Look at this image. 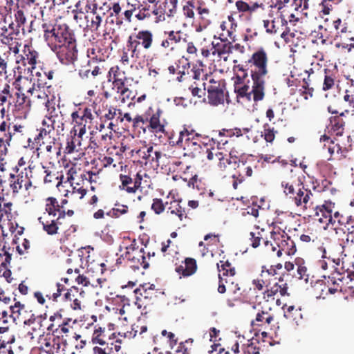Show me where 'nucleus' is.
<instances>
[{
	"mask_svg": "<svg viewBox=\"0 0 354 354\" xmlns=\"http://www.w3.org/2000/svg\"><path fill=\"white\" fill-rule=\"evenodd\" d=\"M268 55L263 48L254 51L245 66H248L249 73L253 82L254 97H265L266 77L268 75Z\"/></svg>",
	"mask_w": 354,
	"mask_h": 354,
	"instance_id": "obj_1",
	"label": "nucleus"
},
{
	"mask_svg": "<svg viewBox=\"0 0 354 354\" xmlns=\"http://www.w3.org/2000/svg\"><path fill=\"white\" fill-rule=\"evenodd\" d=\"M0 187H1V194L7 196L11 195L12 197H17L22 194L25 197H29L30 189L35 188L28 174L26 173L24 174L23 171L19 172L17 166L12 168L8 180L4 179L3 176L0 175Z\"/></svg>",
	"mask_w": 354,
	"mask_h": 354,
	"instance_id": "obj_2",
	"label": "nucleus"
},
{
	"mask_svg": "<svg viewBox=\"0 0 354 354\" xmlns=\"http://www.w3.org/2000/svg\"><path fill=\"white\" fill-rule=\"evenodd\" d=\"M234 64L232 68L234 76L232 80L234 82V90L236 95L237 99H242L248 102L252 101L258 102L264 99V97L259 98L254 97V92L253 90V84L250 86V80H247L248 77L249 70L248 66L245 65L237 64V60H234Z\"/></svg>",
	"mask_w": 354,
	"mask_h": 354,
	"instance_id": "obj_3",
	"label": "nucleus"
},
{
	"mask_svg": "<svg viewBox=\"0 0 354 354\" xmlns=\"http://www.w3.org/2000/svg\"><path fill=\"white\" fill-rule=\"evenodd\" d=\"M202 134L194 129L184 127L179 132L177 139L172 136L169 138V143L171 146H179L185 151V154L195 157L201 150Z\"/></svg>",
	"mask_w": 354,
	"mask_h": 354,
	"instance_id": "obj_4",
	"label": "nucleus"
},
{
	"mask_svg": "<svg viewBox=\"0 0 354 354\" xmlns=\"http://www.w3.org/2000/svg\"><path fill=\"white\" fill-rule=\"evenodd\" d=\"M153 44V34L151 30H140L128 37L127 48L131 57L135 61L141 59L144 56L143 50L151 49Z\"/></svg>",
	"mask_w": 354,
	"mask_h": 354,
	"instance_id": "obj_5",
	"label": "nucleus"
},
{
	"mask_svg": "<svg viewBox=\"0 0 354 354\" xmlns=\"http://www.w3.org/2000/svg\"><path fill=\"white\" fill-rule=\"evenodd\" d=\"M23 34L10 22L8 23L6 16L0 15V40L3 44L7 45L15 54L19 52Z\"/></svg>",
	"mask_w": 354,
	"mask_h": 354,
	"instance_id": "obj_6",
	"label": "nucleus"
},
{
	"mask_svg": "<svg viewBox=\"0 0 354 354\" xmlns=\"http://www.w3.org/2000/svg\"><path fill=\"white\" fill-rule=\"evenodd\" d=\"M271 239L273 243L270 244L268 241H264V244L266 247L270 245L271 250L276 251L279 257L283 254L292 255L296 252L297 249L294 241L284 232H271Z\"/></svg>",
	"mask_w": 354,
	"mask_h": 354,
	"instance_id": "obj_7",
	"label": "nucleus"
},
{
	"mask_svg": "<svg viewBox=\"0 0 354 354\" xmlns=\"http://www.w3.org/2000/svg\"><path fill=\"white\" fill-rule=\"evenodd\" d=\"M46 84V82H43L41 80H37V87L35 86V84H33L32 86L29 88L27 91V95L22 93L21 96L19 93H17V102L19 104H22L25 103L26 100L28 99V103L29 105L32 103L37 107H48L50 102L48 95L46 93L44 88V86Z\"/></svg>",
	"mask_w": 354,
	"mask_h": 354,
	"instance_id": "obj_8",
	"label": "nucleus"
},
{
	"mask_svg": "<svg viewBox=\"0 0 354 354\" xmlns=\"http://www.w3.org/2000/svg\"><path fill=\"white\" fill-rule=\"evenodd\" d=\"M263 22L267 33L276 35L281 32V37L283 38L286 42H293L295 33L291 32L290 28L286 26L288 24L287 20L282 15L274 17L271 20H263Z\"/></svg>",
	"mask_w": 354,
	"mask_h": 354,
	"instance_id": "obj_9",
	"label": "nucleus"
},
{
	"mask_svg": "<svg viewBox=\"0 0 354 354\" xmlns=\"http://www.w3.org/2000/svg\"><path fill=\"white\" fill-rule=\"evenodd\" d=\"M126 252L122 255L129 267L134 270H139L140 268L147 269L149 266V262L147 260L146 252L144 248H139L136 245L134 240L132 243L126 248Z\"/></svg>",
	"mask_w": 354,
	"mask_h": 354,
	"instance_id": "obj_10",
	"label": "nucleus"
},
{
	"mask_svg": "<svg viewBox=\"0 0 354 354\" xmlns=\"http://www.w3.org/2000/svg\"><path fill=\"white\" fill-rule=\"evenodd\" d=\"M204 90L207 91L208 102L211 105L218 106L225 100V82L224 80H216L209 78L207 83L204 82Z\"/></svg>",
	"mask_w": 354,
	"mask_h": 354,
	"instance_id": "obj_11",
	"label": "nucleus"
},
{
	"mask_svg": "<svg viewBox=\"0 0 354 354\" xmlns=\"http://www.w3.org/2000/svg\"><path fill=\"white\" fill-rule=\"evenodd\" d=\"M51 50L56 54L62 64L69 65L77 59L78 50L76 41L53 45Z\"/></svg>",
	"mask_w": 354,
	"mask_h": 354,
	"instance_id": "obj_12",
	"label": "nucleus"
},
{
	"mask_svg": "<svg viewBox=\"0 0 354 354\" xmlns=\"http://www.w3.org/2000/svg\"><path fill=\"white\" fill-rule=\"evenodd\" d=\"M133 292L136 297L135 304L140 309H146L147 306L153 304L158 296V290L155 289L154 285H141Z\"/></svg>",
	"mask_w": 354,
	"mask_h": 354,
	"instance_id": "obj_13",
	"label": "nucleus"
},
{
	"mask_svg": "<svg viewBox=\"0 0 354 354\" xmlns=\"http://www.w3.org/2000/svg\"><path fill=\"white\" fill-rule=\"evenodd\" d=\"M87 139L88 136L84 133V130L75 131L74 129H72L66 138L64 153L70 154L86 149L88 144Z\"/></svg>",
	"mask_w": 354,
	"mask_h": 354,
	"instance_id": "obj_14",
	"label": "nucleus"
},
{
	"mask_svg": "<svg viewBox=\"0 0 354 354\" xmlns=\"http://www.w3.org/2000/svg\"><path fill=\"white\" fill-rule=\"evenodd\" d=\"M335 206V203L325 201L322 205H317L315 207H313V214L308 216L313 217L315 221L325 225L324 228L326 229L330 225Z\"/></svg>",
	"mask_w": 354,
	"mask_h": 354,
	"instance_id": "obj_15",
	"label": "nucleus"
},
{
	"mask_svg": "<svg viewBox=\"0 0 354 354\" xmlns=\"http://www.w3.org/2000/svg\"><path fill=\"white\" fill-rule=\"evenodd\" d=\"M346 139L348 144L340 145L338 140L335 138L337 142L332 140L329 136L323 135L320 137V142L324 143V147L326 148L330 157L328 160L332 159L333 155H337V158L340 159L346 156V153L351 149V144L349 143L350 136H347Z\"/></svg>",
	"mask_w": 354,
	"mask_h": 354,
	"instance_id": "obj_16",
	"label": "nucleus"
},
{
	"mask_svg": "<svg viewBox=\"0 0 354 354\" xmlns=\"http://www.w3.org/2000/svg\"><path fill=\"white\" fill-rule=\"evenodd\" d=\"M228 288L232 297L227 298L225 301L227 307L234 308L236 306V303H247L250 301L248 294L252 291L251 288L241 290L239 284L231 279L228 285Z\"/></svg>",
	"mask_w": 354,
	"mask_h": 354,
	"instance_id": "obj_17",
	"label": "nucleus"
},
{
	"mask_svg": "<svg viewBox=\"0 0 354 354\" xmlns=\"http://www.w3.org/2000/svg\"><path fill=\"white\" fill-rule=\"evenodd\" d=\"M66 213L62 212L57 217L41 216L38 218V222L42 225L43 230L50 236H54L59 233V230L63 229L62 220L65 218Z\"/></svg>",
	"mask_w": 354,
	"mask_h": 354,
	"instance_id": "obj_18",
	"label": "nucleus"
},
{
	"mask_svg": "<svg viewBox=\"0 0 354 354\" xmlns=\"http://www.w3.org/2000/svg\"><path fill=\"white\" fill-rule=\"evenodd\" d=\"M71 118L75 125L73 129L75 131L84 130V133H86V127L88 124H91L93 120V115L91 109L86 107L84 109L80 108L77 111H74L71 114Z\"/></svg>",
	"mask_w": 354,
	"mask_h": 354,
	"instance_id": "obj_19",
	"label": "nucleus"
},
{
	"mask_svg": "<svg viewBox=\"0 0 354 354\" xmlns=\"http://www.w3.org/2000/svg\"><path fill=\"white\" fill-rule=\"evenodd\" d=\"M105 71L104 64L97 59H91L88 61L86 65L82 66L78 71L79 77L85 80L91 77L95 78L98 75H102Z\"/></svg>",
	"mask_w": 354,
	"mask_h": 354,
	"instance_id": "obj_20",
	"label": "nucleus"
},
{
	"mask_svg": "<svg viewBox=\"0 0 354 354\" xmlns=\"http://www.w3.org/2000/svg\"><path fill=\"white\" fill-rule=\"evenodd\" d=\"M38 344L40 350L48 354H56L60 351L63 342L59 336L47 334L46 335H40Z\"/></svg>",
	"mask_w": 354,
	"mask_h": 354,
	"instance_id": "obj_21",
	"label": "nucleus"
},
{
	"mask_svg": "<svg viewBox=\"0 0 354 354\" xmlns=\"http://www.w3.org/2000/svg\"><path fill=\"white\" fill-rule=\"evenodd\" d=\"M138 12L136 18L138 21H144L155 16L157 19V0H142L140 1V6H138Z\"/></svg>",
	"mask_w": 354,
	"mask_h": 354,
	"instance_id": "obj_22",
	"label": "nucleus"
},
{
	"mask_svg": "<svg viewBox=\"0 0 354 354\" xmlns=\"http://www.w3.org/2000/svg\"><path fill=\"white\" fill-rule=\"evenodd\" d=\"M57 24L46 19H43L41 26L39 28V31L43 33L44 39L47 42L50 48L53 47V45H56Z\"/></svg>",
	"mask_w": 354,
	"mask_h": 354,
	"instance_id": "obj_23",
	"label": "nucleus"
},
{
	"mask_svg": "<svg viewBox=\"0 0 354 354\" xmlns=\"http://www.w3.org/2000/svg\"><path fill=\"white\" fill-rule=\"evenodd\" d=\"M298 192L299 194H297V198L295 200L294 204L303 211L313 208L314 204V194L312 191L306 187L304 185V186H301V189H299Z\"/></svg>",
	"mask_w": 354,
	"mask_h": 354,
	"instance_id": "obj_24",
	"label": "nucleus"
},
{
	"mask_svg": "<svg viewBox=\"0 0 354 354\" xmlns=\"http://www.w3.org/2000/svg\"><path fill=\"white\" fill-rule=\"evenodd\" d=\"M345 23H342L340 18L337 17H329L324 19V26L326 29H329L330 31L333 30L335 31L336 36L342 37L345 35V37L353 40L354 38L352 36L347 35L348 28Z\"/></svg>",
	"mask_w": 354,
	"mask_h": 354,
	"instance_id": "obj_25",
	"label": "nucleus"
},
{
	"mask_svg": "<svg viewBox=\"0 0 354 354\" xmlns=\"http://www.w3.org/2000/svg\"><path fill=\"white\" fill-rule=\"evenodd\" d=\"M347 225L354 226V215L350 214L348 212L343 210L337 209L335 206V210L333 214V219L330 226L333 229L346 227Z\"/></svg>",
	"mask_w": 354,
	"mask_h": 354,
	"instance_id": "obj_26",
	"label": "nucleus"
},
{
	"mask_svg": "<svg viewBox=\"0 0 354 354\" xmlns=\"http://www.w3.org/2000/svg\"><path fill=\"white\" fill-rule=\"evenodd\" d=\"M223 34L220 35L219 41H212V54L214 55H217L220 58H223L226 60L228 55L232 53V43L227 39V37L223 38Z\"/></svg>",
	"mask_w": 354,
	"mask_h": 354,
	"instance_id": "obj_27",
	"label": "nucleus"
},
{
	"mask_svg": "<svg viewBox=\"0 0 354 354\" xmlns=\"http://www.w3.org/2000/svg\"><path fill=\"white\" fill-rule=\"evenodd\" d=\"M269 286L270 288L268 287L266 290L263 293L264 298H267L268 299L278 293H279L282 297L289 295L288 293V284L283 280L282 277H280L278 279V281L274 282L272 286L270 285Z\"/></svg>",
	"mask_w": 354,
	"mask_h": 354,
	"instance_id": "obj_28",
	"label": "nucleus"
},
{
	"mask_svg": "<svg viewBox=\"0 0 354 354\" xmlns=\"http://www.w3.org/2000/svg\"><path fill=\"white\" fill-rule=\"evenodd\" d=\"M344 275V273L339 272H334L327 277L324 275V278L326 279L328 287L330 288V295L342 292Z\"/></svg>",
	"mask_w": 354,
	"mask_h": 354,
	"instance_id": "obj_29",
	"label": "nucleus"
},
{
	"mask_svg": "<svg viewBox=\"0 0 354 354\" xmlns=\"http://www.w3.org/2000/svg\"><path fill=\"white\" fill-rule=\"evenodd\" d=\"M216 158L218 160L217 167L221 171H230L233 168H236L237 156H232L231 153L229 155L223 154L222 152L215 153Z\"/></svg>",
	"mask_w": 354,
	"mask_h": 354,
	"instance_id": "obj_30",
	"label": "nucleus"
},
{
	"mask_svg": "<svg viewBox=\"0 0 354 354\" xmlns=\"http://www.w3.org/2000/svg\"><path fill=\"white\" fill-rule=\"evenodd\" d=\"M161 113L162 111L158 109L150 117L149 120L147 118L145 119V123L143 124H146V127L151 133H157L165 132V124L162 123L160 120Z\"/></svg>",
	"mask_w": 354,
	"mask_h": 354,
	"instance_id": "obj_31",
	"label": "nucleus"
},
{
	"mask_svg": "<svg viewBox=\"0 0 354 354\" xmlns=\"http://www.w3.org/2000/svg\"><path fill=\"white\" fill-rule=\"evenodd\" d=\"M57 38L55 44H61L62 43H68L76 41L75 35L68 26L66 24H58L57 30Z\"/></svg>",
	"mask_w": 354,
	"mask_h": 354,
	"instance_id": "obj_32",
	"label": "nucleus"
},
{
	"mask_svg": "<svg viewBox=\"0 0 354 354\" xmlns=\"http://www.w3.org/2000/svg\"><path fill=\"white\" fill-rule=\"evenodd\" d=\"M271 308L261 309L256 315V317L251 322V325L254 326H270L274 321V315L270 313Z\"/></svg>",
	"mask_w": 354,
	"mask_h": 354,
	"instance_id": "obj_33",
	"label": "nucleus"
},
{
	"mask_svg": "<svg viewBox=\"0 0 354 354\" xmlns=\"http://www.w3.org/2000/svg\"><path fill=\"white\" fill-rule=\"evenodd\" d=\"M250 131V129L244 128L243 129L235 128L233 129H223L219 132L220 140H216L217 147L219 148L221 145H225L228 142V140L225 139V137L231 138L234 136L236 137L242 136L243 135H246L247 138H249L248 133Z\"/></svg>",
	"mask_w": 354,
	"mask_h": 354,
	"instance_id": "obj_34",
	"label": "nucleus"
},
{
	"mask_svg": "<svg viewBox=\"0 0 354 354\" xmlns=\"http://www.w3.org/2000/svg\"><path fill=\"white\" fill-rule=\"evenodd\" d=\"M136 153L141 158L145 160V164L149 162L152 164L153 162L158 163L159 158L162 156V153L158 151H153V147H143L136 151Z\"/></svg>",
	"mask_w": 354,
	"mask_h": 354,
	"instance_id": "obj_35",
	"label": "nucleus"
},
{
	"mask_svg": "<svg viewBox=\"0 0 354 354\" xmlns=\"http://www.w3.org/2000/svg\"><path fill=\"white\" fill-rule=\"evenodd\" d=\"M45 212L41 216H48L50 217H57L63 212L66 213L62 205H59L57 200L54 197H48L46 198L45 205Z\"/></svg>",
	"mask_w": 354,
	"mask_h": 354,
	"instance_id": "obj_36",
	"label": "nucleus"
},
{
	"mask_svg": "<svg viewBox=\"0 0 354 354\" xmlns=\"http://www.w3.org/2000/svg\"><path fill=\"white\" fill-rule=\"evenodd\" d=\"M281 186L283 188V192L286 196L294 203L295 200L297 198L299 194L298 190L301 189V186H304V183L301 180H298L297 182H286L281 183Z\"/></svg>",
	"mask_w": 354,
	"mask_h": 354,
	"instance_id": "obj_37",
	"label": "nucleus"
},
{
	"mask_svg": "<svg viewBox=\"0 0 354 354\" xmlns=\"http://www.w3.org/2000/svg\"><path fill=\"white\" fill-rule=\"evenodd\" d=\"M175 270L184 277L192 276L197 270L196 261L193 258L187 257L184 261V265L177 266Z\"/></svg>",
	"mask_w": 354,
	"mask_h": 354,
	"instance_id": "obj_38",
	"label": "nucleus"
},
{
	"mask_svg": "<svg viewBox=\"0 0 354 354\" xmlns=\"http://www.w3.org/2000/svg\"><path fill=\"white\" fill-rule=\"evenodd\" d=\"M84 291L80 290L78 288L73 287L67 290L64 294V297L66 300L72 301L71 304V308L75 310H80L82 306L81 298L83 297Z\"/></svg>",
	"mask_w": 354,
	"mask_h": 354,
	"instance_id": "obj_39",
	"label": "nucleus"
},
{
	"mask_svg": "<svg viewBox=\"0 0 354 354\" xmlns=\"http://www.w3.org/2000/svg\"><path fill=\"white\" fill-rule=\"evenodd\" d=\"M157 19L160 21L165 20V16L174 17L175 13L171 6L169 0H157Z\"/></svg>",
	"mask_w": 354,
	"mask_h": 354,
	"instance_id": "obj_40",
	"label": "nucleus"
},
{
	"mask_svg": "<svg viewBox=\"0 0 354 354\" xmlns=\"http://www.w3.org/2000/svg\"><path fill=\"white\" fill-rule=\"evenodd\" d=\"M313 293L317 299H325L330 295V288L325 278L317 280L312 287Z\"/></svg>",
	"mask_w": 354,
	"mask_h": 354,
	"instance_id": "obj_41",
	"label": "nucleus"
},
{
	"mask_svg": "<svg viewBox=\"0 0 354 354\" xmlns=\"http://www.w3.org/2000/svg\"><path fill=\"white\" fill-rule=\"evenodd\" d=\"M344 115V113H342L339 115H335L330 118V124L328 128L336 136H342L344 131L345 122L342 118Z\"/></svg>",
	"mask_w": 354,
	"mask_h": 354,
	"instance_id": "obj_42",
	"label": "nucleus"
},
{
	"mask_svg": "<svg viewBox=\"0 0 354 354\" xmlns=\"http://www.w3.org/2000/svg\"><path fill=\"white\" fill-rule=\"evenodd\" d=\"M188 66L187 68L185 65L180 66L178 64L175 63L174 65H171L168 67V71L170 75H176V80L178 82H182L187 79V75L189 74V64L187 63Z\"/></svg>",
	"mask_w": 354,
	"mask_h": 354,
	"instance_id": "obj_43",
	"label": "nucleus"
},
{
	"mask_svg": "<svg viewBox=\"0 0 354 354\" xmlns=\"http://www.w3.org/2000/svg\"><path fill=\"white\" fill-rule=\"evenodd\" d=\"M337 76L338 71L337 68H335L332 70L329 68L324 69L323 90L328 91L332 89L337 82Z\"/></svg>",
	"mask_w": 354,
	"mask_h": 354,
	"instance_id": "obj_44",
	"label": "nucleus"
},
{
	"mask_svg": "<svg viewBox=\"0 0 354 354\" xmlns=\"http://www.w3.org/2000/svg\"><path fill=\"white\" fill-rule=\"evenodd\" d=\"M121 185L119 186L121 190H124L129 194L136 192L134 186V181L131 173L129 174H120L119 176Z\"/></svg>",
	"mask_w": 354,
	"mask_h": 354,
	"instance_id": "obj_45",
	"label": "nucleus"
},
{
	"mask_svg": "<svg viewBox=\"0 0 354 354\" xmlns=\"http://www.w3.org/2000/svg\"><path fill=\"white\" fill-rule=\"evenodd\" d=\"M111 82V90H104L103 91V96L105 99L113 97V96H114L115 92L120 89L129 88L127 84V81H126V80H115V81Z\"/></svg>",
	"mask_w": 354,
	"mask_h": 354,
	"instance_id": "obj_46",
	"label": "nucleus"
},
{
	"mask_svg": "<svg viewBox=\"0 0 354 354\" xmlns=\"http://www.w3.org/2000/svg\"><path fill=\"white\" fill-rule=\"evenodd\" d=\"M82 6H84L86 12L95 15L98 8L97 0H80L76 3L75 7L77 9L80 10L81 13H84L82 11Z\"/></svg>",
	"mask_w": 354,
	"mask_h": 354,
	"instance_id": "obj_47",
	"label": "nucleus"
},
{
	"mask_svg": "<svg viewBox=\"0 0 354 354\" xmlns=\"http://www.w3.org/2000/svg\"><path fill=\"white\" fill-rule=\"evenodd\" d=\"M24 59L26 60L28 64L31 65L32 68L37 64V59L39 53L35 50L32 46L25 45L24 48Z\"/></svg>",
	"mask_w": 354,
	"mask_h": 354,
	"instance_id": "obj_48",
	"label": "nucleus"
},
{
	"mask_svg": "<svg viewBox=\"0 0 354 354\" xmlns=\"http://www.w3.org/2000/svg\"><path fill=\"white\" fill-rule=\"evenodd\" d=\"M234 172L243 176L244 177H250L252 175L253 170L251 166H250L246 162L241 161L238 158L236 161V168H233Z\"/></svg>",
	"mask_w": 354,
	"mask_h": 354,
	"instance_id": "obj_49",
	"label": "nucleus"
},
{
	"mask_svg": "<svg viewBox=\"0 0 354 354\" xmlns=\"http://www.w3.org/2000/svg\"><path fill=\"white\" fill-rule=\"evenodd\" d=\"M167 212L176 215L180 221H183L184 218H187V214L185 208L180 205V201H173L170 203V206L168 207Z\"/></svg>",
	"mask_w": 354,
	"mask_h": 354,
	"instance_id": "obj_50",
	"label": "nucleus"
},
{
	"mask_svg": "<svg viewBox=\"0 0 354 354\" xmlns=\"http://www.w3.org/2000/svg\"><path fill=\"white\" fill-rule=\"evenodd\" d=\"M80 172L75 171V169H71L69 171L68 180H71L72 185H75L76 187L78 186H88V183H86V180L83 178V171H81L80 169H79Z\"/></svg>",
	"mask_w": 354,
	"mask_h": 354,
	"instance_id": "obj_51",
	"label": "nucleus"
},
{
	"mask_svg": "<svg viewBox=\"0 0 354 354\" xmlns=\"http://www.w3.org/2000/svg\"><path fill=\"white\" fill-rule=\"evenodd\" d=\"M101 169L98 171H83V178L86 180V183L90 185L91 189L95 191V187L94 184H96L100 179L99 173Z\"/></svg>",
	"mask_w": 354,
	"mask_h": 354,
	"instance_id": "obj_52",
	"label": "nucleus"
},
{
	"mask_svg": "<svg viewBox=\"0 0 354 354\" xmlns=\"http://www.w3.org/2000/svg\"><path fill=\"white\" fill-rule=\"evenodd\" d=\"M265 233L264 229H260L259 227H255V230L250 233V240L251 241V245L256 248L261 243V240H264L263 234Z\"/></svg>",
	"mask_w": 354,
	"mask_h": 354,
	"instance_id": "obj_53",
	"label": "nucleus"
},
{
	"mask_svg": "<svg viewBox=\"0 0 354 354\" xmlns=\"http://www.w3.org/2000/svg\"><path fill=\"white\" fill-rule=\"evenodd\" d=\"M219 272H223V277H234L236 274L234 267L228 261H221L220 263L217 264Z\"/></svg>",
	"mask_w": 354,
	"mask_h": 354,
	"instance_id": "obj_54",
	"label": "nucleus"
},
{
	"mask_svg": "<svg viewBox=\"0 0 354 354\" xmlns=\"http://www.w3.org/2000/svg\"><path fill=\"white\" fill-rule=\"evenodd\" d=\"M26 21V18L21 10H18L15 14V21H11L10 23L15 28H19V30L24 34V24Z\"/></svg>",
	"mask_w": 354,
	"mask_h": 354,
	"instance_id": "obj_55",
	"label": "nucleus"
},
{
	"mask_svg": "<svg viewBox=\"0 0 354 354\" xmlns=\"http://www.w3.org/2000/svg\"><path fill=\"white\" fill-rule=\"evenodd\" d=\"M116 101L124 104L133 98V92L129 88L120 89L113 96Z\"/></svg>",
	"mask_w": 354,
	"mask_h": 354,
	"instance_id": "obj_56",
	"label": "nucleus"
},
{
	"mask_svg": "<svg viewBox=\"0 0 354 354\" xmlns=\"http://www.w3.org/2000/svg\"><path fill=\"white\" fill-rule=\"evenodd\" d=\"M295 265L297 266L296 272H294L292 274H290L293 277L298 279H303L305 277H308L307 268L304 265L303 259H296Z\"/></svg>",
	"mask_w": 354,
	"mask_h": 354,
	"instance_id": "obj_57",
	"label": "nucleus"
},
{
	"mask_svg": "<svg viewBox=\"0 0 354 354\" xmlns=\"http://www.w3.org/2000/svg\"><path fill=\"white\" fill-rule=\"evenodd\" d=\"M147 330V326L141 325L140 324V322H138L137 323H135L131 326V330L127 331L124 333V337H127L129 339L133 338L134 337H136L138 333H139L140 335H142Z\"/></svg>",
	"mask_w": 354,
	"mask_h": 354,
	"instance_id": "obj_58",
	"label": "nucleus"
},
{
	"mask_svg": "<svg viewBox=\"0 0 354 354\" xmlns=\"http://www.w3.org/2000/svg\"><path fill=\"white\" fill-rule=\"evenodd\" d=\"M115 207L106 213L107 216L112 218H118L128 212L129 207L126 205L115 204Z\"/></svg>",
	"mask_w": 354,
	"mask_h": 354,
	"instance_id": "obj_59",
	"label": "nucleus"
},
{
	"mask_svg": "<svg viewBox=\"0 0 354 354\" xmlns=\"http://www.w3.org/2000/svg\"><path fill=\"white\" fill-rule=\"evenodd\" d=\"M257 343L252 341H248L247 344L242 345L241 354H260L259 348L257 345Z\"/></svg>",
	"mask_w": 354,
	"mask_h": 354,
	"instance_id": "obj_60",
	"label": "nucleus"
},
{
	"mask_svg": "<svg viewBox=\"0 0 354 354\" xmlns=\"http://www.w3.org/2000/svg\"><path fill=\"white\" fill-rule=\"evenodd\" d=\"M119 75H125V72L122 71L118 65L113 66L110 68L107 73V81L109 82L119 80Z\"/></svg>",
	"mask_w": 354,
	"mask_h": 354,
	"instance_id": "obj_61",
	"label": "nucleus"
},
{
	"mask_svg": "<svg viewBox=\"0 0 354 354\" xmlns=\"http://www.w3.org/2000/svg\"><path fill=\"white\" fill-rule=\"evenodd\" d=\"M48 128L49 129L48 130L44 128L41 129L39 133L34 138L35 141L37 144H39V145H41V144L44 145L46 143L44 140H46L47 138H50L49 134L52 129L50 128L49 126L48 127Z\"/></svg>",
	"mask_w": 354,
	"mask_h": 354,
	"instance_id": "obj_62",
	"label": "nucleus"
},
{
	"mask_svg": "<svg viewBox=\"0 0 354 354\" xmlns=\"http://www.w3.org/2000/svg\"><path fill=\"white\" fill-rule=\"evenodd\" d=\"M55 0H46L43 7L40 8L41 20L45 19V15H48L55 9Z\"/></svg>",
	"mask_w": 354,
	"mask_h": 354,
	"instance_id": "obj_63",
	"label": "nucleus"
},
{
	"mask_svg": "<svg viewBox=\"0 0 354 354\" xmlns=\"http://www.w3.org/2000/svg\"><path fill=\"white\" fill-rule=\"evenodd\" d=\"M343 100L348 103L350 107L354 109V88H346L344 91Z\"/></svg>",
	"mask_w": 354,
	"mask_h": 354,
	"instance_id": "obj_64",
	"label": "nucleus"
}]
</instances>
